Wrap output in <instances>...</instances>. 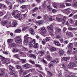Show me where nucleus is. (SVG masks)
<instances>
[{
  "label": "nucleus",
  "instance_id": "1",
  "mask_svg": "<svg viewBox=\"0 0 77 77\" xmlns=\"http://www.w3.org/2000/svg\"><path fill=\"white\" fill-rule=\"evenodd\" d=\"M29 35L27 34L25 35L24 37V43L25 44H27V43H28L29 41H31L32 40V38L30 37H28L29 36Z\"/></svg>",
  "mask_w": 77,
  "mask_h": 77
},
{
  "label": "nucleus",
  "instance_id": "2",
  "mask_svg": "<svg viewBox=\"0 0 77 77\" xmlns=\"http://www.w3.org/2000/svg\"><path fill=\"white\" fill-rule=\"evenodd\" d=\"M67 66L68 68H74V67H75V66H76V65H75V63L72 62L69 63L68 64Z\"/></svg>",
  "mask_w": 77,
  "mask_h": 77
},
{
  "label": "nucleus",
  "instance_id": "3",
  "mask_svg": "<svg viewBox=\"0 0 77 77\" xmlns=\"http://www.w3.org/2000/svg\"><path fill=\"white\" fill-rule=\"evenodd\" d=\"M1 57V59H2V60L3 62L7 64L8 63H9V60L8 59L4 58L3 57Z\"/></svg>",
  "mask_w": 77,
  "mask_h": 77
},
{
  "label": "nucleus",
  "instance_id": "4",
  "mask_svg": "<svg viewBox=\"0 0 77 77\" xmlns=\"http://www.w3.org/2000/svg\"><path fill=\"white\" fill-rule=\"evenodd\" d=\"M47 54H46L45 56V58L47 59V60H51L52 59L50 55V53H49L48 52H47Z\"/></svg>",
  "mask_w": 77,
  "mask_h": 77
},
{
  "label": "nucleus",
  "instance_id": "5",
  "mask_svg": "<svg viewBox=\"0 0 77 77\" xmlns=\"http://www.w3.org/2000/svg\"><path fill=\"white\" fill-rule=\"evenodd\" d=\"M65 76L66 77H77L76 76L74 75L72 73L70 74L69 72H68L67 73H66Z\"/></svg>",
  "mask_w": 77,
  "mask_h": 77
},
{
  "label": "nucleus",
  "instance_id": "6",
  "mask_svg": "<svg viewBox=\"0 0 77 77\" xmlns=\"http://www.w3.org/2000/svg\"><path fill=\"white\" fill-rule=\"evenodd\" d=\"M22 40L21 37H16L15 42L16 43H20L21 42Z\"/></svg>",
  "mask_w": 77,
  "mask_h": 77
},
{
  "label": "nucleus",
  "instance_id": "7",
  "mask_svg": "<svg viewBox=\"0 0 77 77\" xmlns=\"http://www.w3.org/2000/svg\"><path fill=\"white\" fill-rule=\"evenodd\" d=\"M27 56L28 57H31V58H33V59H36V55L32 54H27Z\"/></svg>",
  "mask_w": 77,
  "mask_h": 77
},
{
  "label": "nucleus",
  "instance_id": "8",
  "mask_svg": "<svg viewBox=\"0 0 77 77\" xmlns=\"http://www.w3.org/2000/svg\"><path fill=\"white\" fill-rule=\"evenodd\" d=\"M23 67L25 69H28V68H30V64L28 63L26 64L23 66Z\"/></svg>",
  "mask_w": 77,
  "mask_h": 77
},
{
  "label": "nucleus",
  "instance_id": "9",
  "mask_svg": "<svg viewBox=\"0 0 77 77\" xmlns=\"http://www.w3.org/2000/svg\"><path fill=\"white\" fill-rule=\"evenodd\" d=\"M15 18H18V20H20L21 19L22 17L21 16V15L20 14H18L16 16H15Z\"/></svg>",
  "mask_w": 77,
  "mask_h": 77
},
{
  "label": "nucleus",
  "instance_id": "10",
  "mask_svg": "<svg viewBox=\"0 0 77 77\" xmlns=\"http://www.w3.org/2000/svg\"><path fill=\"white\" fill-rule=\"evenodd\" d=\"M41 31L42 33L43 34H45L47 32V31H46V29L44 28H42Z\"/></svg>",
  "mask_w": 77,
  "mask_h": 77
},
{
  "label": "nucleus",
  "instance_id": "11",
  "mask_svg": "<svg viewBox=\"0 0 77 77\" xmlns=\"http://www.w3.org/2000/svg\"><path fill=\"white\" fill-rule=\"evenodd\" d=\"M47 77H51V76H53V74L51 72L49 71H47Z\"/></svg>",
  "mask_w": 77,
  "mask_h": 77
},
{
  "label": "nucleus",
  "instance_id": "12",
  "mask_svg": "<svg viewBox=\"0 0 77 77\" xmlns=\"http://www.w3.org/2000/svg\"><path fill=\"white\" fill-rule=\"evenodd\" d=\"M63 12L65 14H67V15H68V14H69L70 12V11H69V10H68V9H66L65 10H64L63 11Z\"/></svg>",
  "mask_w": 77,
  "mask_h": 77
},
{
  "label": "nucleus",
  "instance_id": "13",
  "mask_svg": "<svg viewBox=\"0 0 77 77\" xmlns=\"http://www.w3.org/2000/svg\"><path fill=\"white\" fill-rule=\"evenodd\" d=\"M53 26L50 25L48 27V30H51V32H53Z\"/></svg>",
  "mask_w": 77,
  "mask_h": 77
},
{
  "label": "nucleus",
  "instance_id": "14",
  "mask_svg": "<svg viewBox=\"0 0 77 77\" xmlns=\"http://www.w3.org/2000/svg\"><path fill=\"white\" fill-rule=\"evenodd\" d=\"M69 49L72 50L73 49V44L72 43H70L68 46Z\"/></svg>",
  "mask_w": 77,
  "mask_h": 77
},
{
  "label": "nucleus",
  "instance_id": "15",
  "mask_svg": "<svg viewBox=\"0 0 77 77\" xmlns=\"http://www.w3.org/2000/svg\"><path fill=\"white\" fill-rule=\"evenodd\" d=\"M66 35L70 37H72V36H73L72 34L70 32H67L66 33Z\"/></svg>",
  "mask_w": 77,
  "mask_h": 77
},
{
  "label": "nucleus",
  "instance_id": "16",
  "mask_svg": "<svg viewBox=\"0 0 77 77\" xmlns=\"http://www.w3.org/2000/svg\"><path fill=\"white\" fill-rule=\"evenodd\" d=\"M8 23V22L7 20L4 21H2L1 22V24L2 26H6Z\"/></svg>",
  "mask_w": 77,
  "mask_h": 77
},
{
  "label": "nucleus",
  "instance_id": "17",
  "mask_svg": "<svg viewBox=\"0 0 77 77\" xmlns=\"http://www.w3.org/2000/svg\"><path fill=\"white\" fill-rule=\"evenodd\" d=\"M65 4L64 3H63L62 4H59V7L60 8H65Z\"/></svg>",
  "mask_w": 77,
  "mask_h": 77
},
{
  "label": "nucleus",
  "instance_id": "18",
  "mask_svg": "<svg viewBox=\"0 0 77 77\" xmlns=\"http://www.w3.org/2000/svg\"><path fill=\"white\" fill-rule=\"evenodd\" d=\"M13 27H16L17 25V20H14L13 21Z\"/></svg>",
  "mask_w": 77,
  "mask_h": 77
},
{
  "label": "nucleus",
  "instance_id": "19",
  "mask_svg": "<svg viewBox=\"0 0 77 77\" xmlns=\"http://www.w3.org/2000/svg\"><path fill=\"white\" fill-rule=\"evenodd\" d=\"M21 32V29H16L14 31V32L16 33H20Z\"/></svg>",
  "mask_w": 77,
  "mask_h": 77
},
{
  "label": "nucleus",
  "instance_id": "20",
  "mask_svg": "<svg viewBox=\"0 0 77 77\" xmlns=\"http://www.w3.org/2000/svg\"><path fill=\"white\" fill-rule=\"evenodd\" d=\"M59 54L60 56H62L63 55V54L64 53V51L63 50H60L59 51Z\"/></svg>",
  "mask_w": 77,
  "mask_h": 77
},
{
  "label": "nucleus",
  "instance_id": "21",
  "mask_svg": "<svg viewBox=\"0 0 77 77\" xmlns=\"http://www.w3.org/2000/svg\"><path fill=\"white\" fill-rule=\"evenodd\" d=\"M62 65L63 66V68L65 71H68L67 68H66V65H65L64 64H62Z\"/></svg>",
  "mask_w": 77,
  "mask_h": 77
},
{
  "label": "nucleus",
  "instance_id": "22",
  "mask_svg": "<svg viewBox=\"0 0 77 77\" xmlns=\"http://www.w3.org/2000/svg\"><path fill=\"white\" fill-rule=\"evenodd\" d=\"M67 18V17L64 16L63 17V19H61V20H62V21H63V24H64L65 23V20H66V19Z\"/></svg>",
  "mask_w": 77,
  "mask_h": 77
},
{
  "label": "nucleus",
  "instance_id": "23",
  "mask_svg": "<svg viewBox=\"0 0 77 77\" xmlns=\"http://www.w3.org/2000/svg\"><path fill=\"white\" fill-rule=\"evenodd\" d=\"M61 29H58L56 30V33L57 34L59 33H61Z\"/></svg>",
  "mask_w": 77,
  "mask_h": 77
},
{
  "label": "nucleus",
  "instance_id": "24",
  "mask_svg": "<svg viewBox=\"0 0 77 77\" xmlns=\"http://www.w3.org/2000/svg\"><path fill=\"white\" fill-rule=\"evenodd\" d=\"M13 41V40L12 39H8L7 40V42L8 43V44L9 45H10V44H11V42H12V41Z\"/></svg>",
  "mask_w": 77,
  "mask_h": 77
},
{
  "label": "nucleus",
  "instance_id": "25",
  "mask_svg": "<svg viewBox=\"0 0 77 77\" xmlns=\"http://www.w3.org/2000/svg\"><path fill=\"white\" fill-rule=\"evenodd\" d=\"M29 31L31 35H34L35 34V32L34 31V30H33V29H30Z\"/></svg>",
  "mask_w": 77,
  "mask_h": 77
},
{
  "label": "nucleus",
  "instance_id": "26",
  "mask_svg": "<svg viewBox=\"0 0 77 77\" xmlns=\"http://www.w3.org/2000/svg\"><path fill=\"white\" fill-rule=\"evenodd\" d=\"M9 68L10 71H14V67L11 65L9 66Z\"/></svg>",
  "mask_w": 77,
  "mask_h": 77
},
{
  "label": "nucleus",
  "instance_id": "27",
  "mask_svg": "<svg viewBox=\"0 0 77 77\" xmlns=\"http://www.w3.org/2000/svg\"><path fill=\"white\" fill-rule=\"evenodd\" d=\"M20 51V49H19L17 48H14L13 49V52L14 53H17Z\"/></svg>",
  "mask_w": 77,
  "mask_h": 77
},
{
  "label": "nucleus",
  "instance_id": "28",
  "mask_svg": "<svg viewBox=\"0 0 77 77\" xmlns=\"http://www.w3.org/2000/svg\"><path fill=\"white\" fill-rule=\"evenodd\" d=\"M54 42L56 45H57V46H60V43H59L58 41H54Z\"/></svg>",
  "mask_w": 77,
  "mask_h": 77
},
{
  "label": "nucleus",
  "instance_id": "29",
  "mask_svg": "<svg viewBox=\"0 0 77 77\" xmlns=\"http://www.w3.org/2000/svg\"><path fill=\"white\" fill-rule=\"evenodd\" d=\"M59 62V60H58V59H56L55 60H54L52 61L51 62V63H57L58 62Z\"/></svg>",
  "mask_w": 77,
  "mask_h": 77
},
{
  "label": "nucleus",
  "instance_id": "30",
  "mask_svg": "<svg viewBox=\"0 0 77 77\" xmlns=\"http://www.w3.org/2000/svg\"><path fill=\"white\" fill-rule=\"evenodd\" d=\"M17 14V11H15L12 13L13 16L14 17V18Z\"/></svg>",
  "mask_w": 77,
  "mask_h": 77
},
{
  "label": "nucleus",
  "instance_id": "31",
  "mask_svg": "<svg viewBox=\"0 0 77 77\" xmlns=\"http://www.w3.org/2000/svg\"><path fill=\"white\" fill-rule=\"evenodd\" d=\"M38 47H39V45L38 43H35L34 44L33 47L34 48H38Z\"/></svg>",
  "mask_w": 77,
  "mask_h": 77
},
{
  "label": "nucleus",
  "instance_id": "32",
  "mask_svg": "<svg viewBox=\"0 0 77 77\" xmlns=\"http://www.w3.org/2000/svg\"><path fill=\"white\" fill-rule=\"evenodd\" d=\"M44 18L45 20H47L49 19V17L48 16H47V15H44Z\"/></svg>",
  "mask_w": 77,
  "mask_h": 77
},
{
  "label": "nucleus",
  "instance_id": "33",
  "mask_svg": "<svg viewBox=\"0 0 77 77\" xmlns=\"http://www.w3.org/2000/svg\"><path fill=\"white\" fill-rule=\"evenodd\" d=\"M56 20H57V21L58 22H61L62 21V19H60L59 17H56Z\"/></svg>",
  "mask_w": 77,
  "mask_h": 77
},
{
  "label": "nucleus",
  "instance_id": "34",
  "mask_svg": "<svg viewBox=\"0 0 77 77\" xmlns=\"http://www.w3.org/2000/svg\"><path fill=\"white\" fill-rule=\"evenodd\" d=\"M18 59H19L23 63H24L25 62H26V59H20L19 58H18Z\"/></svg>",
  "mask_w": 77,
  "mask_h": 77
},
{
  "label": "nucleus",
  "instance_id": "35",
  "mask_svg": "<svg viewBox=\"0 0 77 77\" xmlns=\"http://www.w3.org/2000/svg\"><path fill=\"white\" fill-rule=\"evenodd\" d=\"M10 74H11V75H14V74H15V71L14 70L11 71H10Z\"/></svg>",
  "mask_w": 77,
  "mask_h": 77
},
{
  "label": "nucleus",
  "instance_id": "36",
  "mask_svg": "<svg viewBox=\"0 0 77 77\" xmlns=\"http://www.w3.org/2000/svg\"><path fill=\"white\" fill-rule=\"evenodd\" d=\"M38 8L37 7H35L32 10L33 13H34V12H35L36 11H38Z\"/></svg>",
  "mask_w": 77,
  "mask_h": 77
},
{
  "label": "nucleus",
  "instance_id": "37",
  "mask_svg": "<svg viewBox=\"0 0 77 77\" xmlns=\"http://www.w3.org/2000/svg\"><path fill=\"white\" fill-rule=\"evenodd\" d=\"M72 52V49H69V50L67 51V53L68 54H71Z\"/></svg>",
  "mask_w": 77,
  "mask_h": 77
},
{
  "label": "nucleus",
  "instance_id": "38",
  "mask_svg": "<svg viewBox=\"0 0 77 77\" xmlns=\"http://www.w3.org/2000/svg\"><path fill=\"white\" fill-rule=\"evenodd\" d=\"M50 51H54L56 50V48H52L50 49Z\"/></svg>",
  "mask_w": 77,
  "mask_h": 77
},
{
  "label": "nucleus",
  "instance_id": "39",
  "mask_svg": "<svg viewBox=\"0 0 77 77\" xmlns=\"http://www.w3.org/2000/svg\"><path fill=\"white\" fill-rule=\"evenodd\" d=\"M19 54H21V55H22V56L23 57H26V56L25 55V54H24V53L22 52H19Z\"/></svg>",
  "mask_w": 77,
  "mask_h": 77
},
{
  "label": "nucleus",
  "instance_id": "40",
  "mask_svg": "<svg viewBox=\"0 0 77 77\" xmlns=\"http://www.w3.org/2000/svg\"><path fill=\"white\" fill-rule=\"evenodd\" d=\"M29 72V71L28 70H26L24 71L23 72V75H26V74H27V73Z\"/></svg>",
  "mask_w": 77,
  "mask_h": 77
},
{
  "label": "nucleus",
  "instance_id": "41",
  "mask_svg": "<svg viewBox=\"0 0 77 77\" xmlns=\"http://www.w3.org/2000/svg\"><path fill=\"white\" fill-rule=\"evenodd\" d=\"M50 39V37H46L45 39V42H47V41H49Z\"/></svg>",
  "mask_w": 77,
  "mask_h": 77
},
{
  "label": "nucleus",
  "instance_id": "42",
  "mask_svg": "<svg viewBox=\"0 0 77 77\" xmlns=\"http://www.w3.org/2000/svg\"><path fill=\"white\" fill-rule=\"evenodd\" d=\"M53 6L54 7V8H57V4H56V3H53Z\"/></svg>",
  "mask_w": 77,
  "mask_h": 77
},
{
  "label": "nucleus",
  "instance_id": "43",
  "mask_svg": "<svg viewBox=\"0 0 77 77\" xmlns=\"http://www.w3.org/2000/svg\"><path fill=\"white\" fill-rule=\"evenodd\" d=\"M1 72L5 74V69H2L1 70Z\"/></svg>",
  "mask_w": 77,
  "mask_h": 77
},
{
  "label": "nucleus",
  "instance_id": "44",
  "mask_svg": "<svg viewBox=\"0 0 77 77\" xmlns=\"http://www.w3.org/2000/svg\"><path fill=\"white\" fill-rule=\"evenodd\" d=\"M40 54L41 55L40 56V57H41L42 56H43V55L44 54V52L42 51H40Z\"/></svg>",
  "mask_w": 77,
  "mask_h": 77
},
{
  "label": "nucleus",
  "instance_id": "45",
  "mask_svg": "<svg viewBox=\"0 0 77 77\" xmlns=\"http://www.w3.org/2000/svg\"><path fill=\"white\" fill-rule=\"evenodd\" d=\"M47 9L48 11H50L52 10V8L50 7V6H48L47 7Z\"/></svg>",
  "mask_w": 77,
  "mask_h": 77
},
{
  "label": "nucleus",
  "instance_id": "46",
  "mask_svg": "<svg viewBox=\"0 0 77 77\" xmlns=\"http://www.w3.org/2000/svg\"><path fill=\"white\" fill-rule=\"evenodd\" d=\"M74 60L76 63H77V57H75L74 58Z\"/></svg>",
  "mask_w": 77,
  "mask_h": 77
},
{
  "label": "nucleus",
  "instance_id": "47",
  "mask_svg": "<svg viewBox=\"0 0 77 77\" xmlns=\"http://www.w3.org/2000/svg\"><path fill=\"white\" fill-rule=\"evenodd\" d=\"M20 8H21L24 9H27V7H26L25 5H22L20 7Z\"/></svg>",
  "mask_w": 77,
  "mask_h": 77
},
{
  "label": "nucleus",
  "instance_id": "48",
  "mask_svg": "<svg viewBox=\"0 0 77 77\" xmlns=\"http://www.w3.org/2000/svg\"><path fill=\"white\" fill-rule=\"evenodd\" d=\"M70 23L71 24H74V22L72 20V19H70Z\"/></svg>",
  "mask_w": 77,
  "mask_h": 77
},
{
  "label": "nucleus",
  "instance_id": "49",
  "mask_svg": "<svg viewBox=\"0 0 77 77\" xmlns=\"http://www.w3.org/2000/svg\"><path fill=\"white\" fill-rule=\"evenodd\" d=\"M29 62H30V63H32V64H35V62L34 61H33L32 60H30Z\"/></svg>",
  "mask_w": 77,
  "mask_h": 77
},
{
  "label": "nucleus",
  "instance_id": "50",
  "mask_svg": "<svg viewBox=\"0 0 77 77\" xmlns=\"http://www.w3.org/2000/svg\"><path fill=\"white\" fill-rule=\"evenodd\" d=\"M14 57H15L16 58H19L18 57H19V54H16L14 55Z\"/></svg>",
  "mask_w": 77,
  "mask_h": 77
},
{
  "label": "nucleus",
  "instance_id": "51",
  "mask_svg": "<svg viewBox=\"0 0 77 77\" xmlns=\"http://www.w3.org/2000/svg\"><path fill=\"white\" fill-rule=\"evenodd\" d=\"M23 72V69L21 68L19 70V73H20V74H21V73H22Z\"/></svg>",
  "mask_w": 77,
  "mask_h": 77
},
{
  "label": "nucleus",
  "instance_id": "52",
  "mask_svg": "<svg viewBox=\"0 0 77 77\" xmlns=\"http://www.w3.org/2000/svg\"><path fill=\"white\" fill-rule=\"evenodd\" d=\"M29 47L30 48H32L33 47V44L32 43H30L29 44Z\"/></svg>",
  "mask_w": 77,
  "mask_h": 77
},
{
  "label": "nucleus",
  "instance_id": "53",
  "mask_svg": "<svg viewBox=\"0 0 77 77\" xmlns=\"http://www.w3.org/2000/svg\"><path fill=\"white\" fill-rule=\"evenodd\" d=\"M74 7L77 8V2H75L73 4Z\"/></svg>",
  "mask_w": 77,
  "mask_h": 77
},
{
  "label": "nucleus",
  "instance_id": "54",
  "mask_svg": "<svg viewBox=\"0 0 77 77\" xmlns=\"http://www.w3.org/2000/svg\"><path fill=\"white\" fill-rule=\"evenodd\" d=\"M71 4L70 3H66V6H71Z\"/></svg>",
  "mask_w": 77,
  "mask_h": 77
},
{
  "label": "nucleus",
  "instance_id": "55",
  "mask_svg": "<svg viewBox=\"0 0 77 77\" xmlns=\"http://www.w3.org/2000/svg\"><path fill=\"white\" fill-rule=\"evenodd\" d=\"M42 60L43 62H44V63H45V64H47V61L45 60L44 59H42Z\"/></svg>",
  "mask_w": 77,
  "mask_h": 77
},
{
  "label": "nucleus",
  "instance_id": "56",
  "mask_svg": "<svg viewBox=\"0 0 77 77\" xmlns=\"http://www.w3.org/2000/svg\"><path fill=\"white\" fill-rule=\"evenodd\" d=\"M61 38V37H60V36L59 35H57L56 37H55V38L57 39H60Z\"/></svg>",
  "mask_w": 77,
  "mask_h": 77
},
{
  "label": "nucleus",
  "instance_id": "57",
  "mask_svg": "<svg viewBox=\"0 0 77 77\" xmlns=\"http://www.w3.org/2000/svg\"><path fill=\"white\" fill-rule=\"evenodd\" d=\"M61 60H64L65 61H66V58L65 57H63L62 58Z\"/></svg>",
  "mask_w": 77,
  "mask_h": 77
},
{
  "label": "nucleus",
  "instance_id": "58",
  "mask_svg": "<svg viewBox=\"0 0 77 77\" xmlns=\"http://www.w3.org/2000/svg\"><path fill=\"white\" fill-rule=\"evenodd\" d=\"M35 37L37 39H39V40H40V39H41V38H40V37H39V36L38 35H36Z\"/></svg>",
  "mask_w": 77,
  "mask_h": 77
},
{
  "label": "nucleus",
  "instance_id": "59",
  "mask_svg": "<svg viewBox=\"0 0 77 77\" xmlns=\"http://www.w3.org/2000/svg\"><path fill=\"white\" fill-rule=\"evenodd\" d=\"M31 75H32V74H29L28 75L25 76V77H30V76H31Z\"/></svg>",
  "mask_w": 77,
  "mask_h": 77
},
{
  "label": "nucleus",
  "instance_id": "60",
  "mask_svg": "<svg viewBox=\"0 0 77 77\" xmlns=\"http://www.w3.org/2000/svg\"><path fill=\"white\" fill-rule=\"evenodd\" d=\"M4 75H5V74H4V73H1V72L0 73V77H3V76H4Z\"/></svg>",
  "mask_w": 77,
  "mask_h": 77
},
{
  "label": "nucleus",
  "instance_id": "61",
  "mask_svg": "<svg viewBox=\"0 0 77 77\" xmlns=\"http://www.w3.org/2000/svg\"><path fill=\"white\" fill-rule=\"evenodd\" d=\"M9 8L8 9L9 10H10L11 9H12V5H11L9 6Z\"/></svg>",
  "mask_w": 77,
  "mask_h": 77
},
{
  "label": "nucleus",
  "instance_id": "62",
  "mask_svg": "<svg viewBox=\"0 0 77 77\" xmlns=\"http://www.w3.org/2000/svg\"><path fill=\"white\" fill-rule=\"evenodd\" d=\"M35 39H33L32 40V43L34 44H36V43H35Z\"/></svg>",
  "mask_w": 77,
  "mask_h": 77
},
{
  "label": "nucleus",
  "instance_id": "63",
  "mask_svg": "<svg viewBox=\"0 0 77 77\" xmlns=\"http://www.w3.org/2000/svg\"><path fill=\"white\" fill-rule=\"evenodd\" d=\"M42 44L43 45H45V41H42Z\"/></svg>",
  "mask_w": 77,
  "mask_h": 77
},
{
  "label": "nucleus",
  "instance_id": "64",
  "mask_svg": "<svg viewBox=\"0 0 77 77\" xmlns=\"http://www.w3.org/2000/svg\"><path fill=\"white\" fill-rule=\"evenodd\" d=\"M17 69H20L21 67V66H18V65H17Z\"/></svg>",
  "mask_w": 77,
  "mask_h": 77
}]
</instances>
